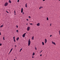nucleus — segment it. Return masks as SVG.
I'll return each instance as SVG.
<instances>
[{
  "label": "nucleus",
  "mask_w": 60,
  "mask_h": 60,
  "mask_svg": "<svg viewBox=\"0 0 60 60\" xmlns=\"http://www.w3.org/2000/svg\"><path fill=\"white\" fill-rule=\"evenodd\" d=\"M29 18H31V17L30 16H29Z\"/></svg>",
  "instance_id": "nucleus-30"
},
{
  "label": "nucleus",
  "mask_w": 60,
  "mask_h": 60,
  "mask_svg": "<svg viewBox=\"0 0 60 60\" xmlns=\"http://www.w3.org/2000/svg\"><path fill=\"white\" fill-rule=\"evenodd\" d=\"M11 51H10V52H9V53L8 54H10V53H11Z\"/></svg>",
  "instance_id": "nucleus-28"
},
{
  "label": "nucleus",
  "mask_w": 60,
  "mask_h": 60,
  "mask_svg": "<svg viewBox=\"0 0 60 60\" xmlns=\"http://www.w3.org/2000/svg\"><path fill=\"white\" fill-rule=\"evenodd\" d=\"M34 37L33 36V37L32 38V40H34Z\"/></svg>",
  "instance_id": "nucleus-16"
},
{
  "label": "nucleus",
  "mask_w": 60,
  "mask_h": 60,
  "mask_svg": "<svg viewBox=\"0 0 60 60\" xmlns=\"http://www.w3.org/2000/svg\"><path fill=\"white\" fill-rule=\"evenodd\" d=\"M45 43H46V42H47V40L46 39H45Z\"/></svg>",
  "instance_id": "nucleus-7"
},
{
  "label": "nucleus",
  "mask_w": 60,
  "mask_h": 60,
  "mask_svg": "<svg viewBox=\"0 0 60 60\" xmlns=\"http://www.w3.org/2000/svg\"><path fill=\"white\" fill-rule=\"evenodd\" d=\"M15 47H17V46H16V45H15Z\"/></svg>",
  "instance_id": "nucleus-36"
},
{
  "label": "nucleus",
  "mask_w": 60,
  "mask_h": 60,
  "mask_svg": "<svg viewBox=\"0 0 60 60\" xmlns=\"http://www.w3.org/2000/svg\"><path fill=\"white\" fill-rule=\"evenodd\" d=\"M26 25H28V24H26Z\"/></svg>",
  "instance_id": "nucleus-43"
},
{
  "label": "nucleus",
  "mask_w": 60,
  "mask_h": 60,
  "mask_svg": "<svg viewBox=\"0 0 60 60\" xmlns=\"http://www.w3.org/2000/svg\"><path fill=\"white\" fill-rule=\"evenodd\" d=\"M47 20H49V18H47Z\"/></svg>",
  "instance_id": "nucleus-17"
},
{
  "label": "nucleus",
  "mask_w": 60,
  "mask_h": 60,
  "mask_svg": "<svg viewBox=\"0 0 60 60\" xmlns=\"http://www.w3.org/2000/svg\"><path fill=\"white\" fill-rule=\"evenodd\" d=\"M30 25H33L32 23H30Z\"/></svg>",
  "instance_id": "nucleus-27"
},
{
  "label": "nucleus",
  "mask_w": 60,
  "mask_h": 60,
  "mask_svg": "<svg viewBox=\"0 0 60 60\" xmlns=\"http://www.w3.org/2000/svg\"><path fill=\"white\" fill-rule=\"evenodd\" d=\"M16 32H19V31H18V30H16Z\"/></svg>",
  "instance_id": "nucleus-23"
},
{
  "label": "nucleus",
  "mask_w": 60,
  "mask_h": 60,
  "mask_svg": "<svg viewBox=\"0 0 60 60\" xmlns=\"http://www.w3.org/2000/svg\"><path fill=\"white\" fill-rule=\"evenodd\" d=\"M30 29V27L29 26L27 28V31H29Z\"/></svg>",
  "instance_id": "nucleus-3"
},
{
  "label": "nucleus",
  "mask_w": 60,
  "mask_h": 60,
  "mask_svg": "<svg viewBox=\"0 0 60 60\" xmlns=\"http://www.w3.org/2000/svg\"><path fill=\"white\" fill-rule=\"evenodd\" d=\"M42 56V55L41 54L40 55V56Z\"/></svg>",
  "instance_id": "nucleus-38"
},
{
  "label": "nucleus",
  "mask_w": 60,
  "mask_h": 60,
  "mask_svg": "<svg viewBox=\"0 0 60 60\" xmlns=\"http://www.w3.org/2000/svg\"><path fill=\"white\" fill-rule=\"evenodd\" d=\"M14 12H15V13H16V12H15V11H14Z\"/></svg>",
  "instance_id": "nucleus-29"
},
{
  "label": "nucleus",
  "mask_w": 60,
  "mask_h": 60,
  "mask_svg": "<svg viewBox=\"0 0 60 60\" xmlns=\"http://www.w3.org/2000/svg\"><path fill=\"white\" fill-rule=\"evenodd\" d=\"M35 55L34 52H33V56H34Z\"/></svg>",
  "instance_id": "nucleus-15"
},
{
  "label": "nucleus",
  "mask_w": 60,
  "mask_h": 60,
  "mask_svg": "<svg viewBox=\"0 0 60 60\" xmlns=\"http://www.w3.org/2000/svg\"><path fill=\"white\" fill-rule=\"evenodd\" d=\"M25 7L27 8V3H26V4Z\"/></svg>",
  "instance_id": "nucleus-11"
},
{
  "label": "nucleus",
  "mask_w": 60,
  "mask_h": 60,
  "mask_svg": "<svg viewBox=\"0 0 60 60\" xmlns=\"http://www.w3.org/2000/svg\"><path fill=\"white\" fill-rule=\"evenodd\" d=\"M3 26H4V25L3 24L2 25H1L0 26V27H3Z\"/></svg>",
  "instance_id": "nucleus-13"
},
{
  "label": "nucleus",
  "mask_w": 60,
  "mask_h": 60,
  "mask_svg": "<svg viewBox=\"0 0 60 60\" xmlns=\"http://www.w3.org/2000/svg\"><path fill=\"white\" fill-rule=\"evenodd\" d=\"M16 59H17V58H16Z\"/></svg>",
  "instance_id": "nucleus-45"
},
{
  "label": "nucleus",
  "mask_w": 60,
  "mask_h": 60,
  "mask_svg": "<svg viewBox=\"0 0 60 60\" xmlns=\"http://www.w3.org/2000/svg\"><path fill=\"white\" fill-rule=\"evenodd\" d=\"M52 35H50V37H51L52 36Z\"/></svg>",
  "instance_id": "nucleus-32"
},
{
  "label": "nucleus",
  "mask_w": 60,
  "mask_h": 60,
  "mask_svg": "<svg viewBox=\"0 0 60 60\" xmlns=\"http://www.w3.org/2000/svg\"><path fill=\"white\" fill-rule=\"evenodd\" d=\"M7 5H8V3H5L4 4V6H7Z\"/></svg>",
  "instance_id": "nucleus-2"
},
{
  "label": "nucleus",
  "mask_w": 60,
  "mask_h": 60,
  "mask_svg": "<svg viewBox=\"0 0 60 60\" xmlns=\"http://www.w3.org/2000/svg\"><path fill=\"white\" fill-rule=\"evenodd\" d=\"M14 60H15V59Z\"/></svg>",
  "instance_id": "nucleus-48"
},
{
  "label": "nucleus",
  "mask_w": 60,
  "mask_h": 60,
  "mask_svg": "<svg viewBox=\"0 0 60 60\" xmlns=\"http://www.w3.org/2000/svg\"><path fill=\"white\" fill-rule=\"evenodd\" d=\"M28 46H30V43H31V41H30V39H29L28 42Z\"/></svg>",
  "instance_id": "nucleus-1"
},
{
  "label": "nucleus",
  "mask_w": 60,
  "mask_h": 60,
  "mask_svg": "<svg viewBox=\"0 0 60 60\" xmlns=\"http://www.w3.org/2000/svg\"><path fill=\"white\" fill-rule=\"evenodd\" d=\"M45 1V0H43V1Z\"/></svg>",
  "instance_id": "nucleus-40"
},
{
  "label": "nucleus",
  "mask_w": 60,
  "mask_h": 60,
  "mask_svg": "<svg viewBox=\"0 0 60 60\" xmlns=\"http://www.w3.org/2000/svg\"><path fill=\"white\" fill-rule=\"evenodd\" d=\"M37 26H40V23H38L37 24Z\"/></svg>",
  "instance_id": "nucleus-6"
},
{
  "label": "nucleus",
  "mask_w": 60,
  "mask_h": 60,
  "mask_svg": "<svg viewBox=\"0 0 60 60\" xmlns=\"http://www.w3.org/2000/svg\"><path fill=\"white\" fill-rule=\"evenodd\" d=\"M12 48L11 49V51H12Z\"/></svg>",
  "instance_id": "nucleus-22"
},
{
  "label": "nucleus",
  "mask_w": 60,
  "mask_h": 60,
  "mask_svg": "<svg viewBox=\"0 0 60 60\" xmlns=\"http://www.w3.org/2000/svg\"><path fill=\"white\" fill-rule=\"evenodd\" d=\"M42 50L40 52V53H41V52H42Z\"/></svg>",
  "instance_id": "nucleus-31"
},
{
  "label": "nucleus",
  "mask_w": 60,
  "mask_h": 60,
  "mask_svg": "<svg viewBox=\"0 0 60 60\" xmlns=\"http://www.w3.org/2000/svg\"><path fill=\"white\" fill-rule=\"evenodd\" d=\"M26 19L27 21H28V19Z\"/></svg>",
  "instance_id": "nucleus-39"
},
{
  "label": "nucleus",
  "mask_w": 60,
  "mask_h": 60,
  "mask_svg": "<svg viewBox=\"0 0 60 60\" xmlns=\"http://www.w3.org/2000/svg\"><path fill=\"white\" fill-rule=\"evenodd\" d=\"M20 51H21L20 50Z\"/></svg>",
  "instance_id": "nucleus-46"
},
{
  "label": "nucleus",
  "mask_w": 60,
  "mask_h": 60,
  "mask_svg": "<svg viewBox=\"0 0 60 60\" xmlns=\"http://www.w3.org/2000/svg\"><path fill=\"white\" fill-rule=\"evenodd\" d=\"M16 27L17 28H18V25L16 26Z\"/></svg>",
  "instance_id": "nucleus-26"
},
{
  "label": "nucleus",
  "mask_w": 60,
  "mask_h": 60,
  "mask_svg": "<svg viewBox=\"0 0 60 60\" xmlns=\"http://www.w3.org/2000/svg\"><path fill=\"white\" fill-rule=\"evenodd\" d=\"M51 26V24H50V26Z\"/></svg>",
  "instance_id": "nucleus-41"
},
{
  "label": "nucleus",
  "mask_w": 60,
  "mask_h": 60,
  "mask_svg": "<svg viewBox=\"0 0 60 60\" xmlns=\"http://www.w3.org/2000/svg\"><path fill=\"white\" fill-rule=\"evenodd\" d=\"M59 0V1H60V0Z\"/></svg>",
  "instance_id": "nucleus-47"
},
{
  "label": "nucleus",
  "mask_w": 60,
  "mask_h": 60,
  "mask_svg": "<svg viewBox=\"0 0 60 60\" xmlns=\"http://www.w3.org/2000/svg\"><path fill=\"white\" fill-rule=\"evenodd\" d=\"M2 46V43L0 44V46Z\"/></svg>",
  "instance_id": "nucleus-25"
},
{
  "label": "nucleus",
  "mask_w": 60,
  "mask_h": 60,
  "mask_svg": "<svg viewBox=\"0 0 60 60\" xmlns=\"http://www.w3.org/2000/svg\"><path fill=\"white\" fill-rule=\"evenodd\" d=\"M15 15H16V14H15Z\"/></svg>",
  "instance_id": "nucleus-44"
},
{
  "label": "nucleus",
  "mask_w": 60,
  "mask_h": 60,
  "mask_svg": "<svg viewBox=\"0 0 60 60\" xmlns=\"http://www.w3.org/2000/svg\"><path fill=\"white\" fill-rule=\"evenodd\" d=\"M19 0H18L17 1V2H19Z\"/></svg>",
  "instance_id": "nucleus-21"
},
{
  "label": "nucleus",
  "mask_w": 60,
  "mask_h": 60,
  "mask_svg": "<svg viewBox=\"0 0 60 60\" xmlns=\"http://www.w3.org/2000/svg\"><path fill=\"white\" fill-rule=\"evenodd\" d=\"M42 42V45H44V42Z\"/></svg>",
  "instance_id": "nucleus-10"
},
{
  "label": "nucleus",
  "mask_w": 60,
  "mask_h": 60,
  "mask_svg": "<svg viewBox=\"0 0 60 60\" xmlns=\"http://www.w3.org/2000/svg\"><path fill=\"white\" fill-rule=\"evenodd\" d=\"M26 34V33H25L24 34H23L22 35V37H25V35Z\"/></svg>",
  "instance_id": "nucleus-4"
},
{
  "label": "nucleus",
  "mask_w": 60,
  "mask_h": 60,
  "mask_svg": "<svg viewBox=\"0 0 60 60\" xmlns=\"http://www.w3.org/2000/svg\"><path fill=\"white\" fill-rule=\"evenodd\" d=\"M23 8H22V9H21V12L22 13L23 12Z\"/></svg>",
  "instance_id": "nucleus-8"
},
{
  "label": "nucleus",
  "mask_w": 60,
  "mask_h": 60,
  "mask_svg": "<svg viewBox=\"0 0 60 60\" xmlns=\"http://www.w3.org/2000/svg\"><path fill=\"white\" fill-rule=\"evenodd\" d=\"M41 8H42V7H41L39 8V9H40H40H41Z\"/></svg>",
  "instance_id": "nucleus-19"
},
{
  "label": "nucleus",
  "mask_w": 60,
  "mask_h": 60,
  "mask_svg": "<svg viewBox=\"0 0 60 60\" xmlns=\"http://www.w3.org/2000/svg\"><path fill=\"white\" fill-rule=\"evenodd\" d=\"M6 12H7V13H9V12H8V11H6Z\"/></svg>",
  "instance_id": "nucleus-33"
},
{
  "label": "nucleus",
  "mask_w": 60,
  "mask_h": 60,
  "mask_svg": "<svg viewBox=\"0 0 60 60\" xmlns=\"http://www.w3.org/2000/svg\"><path fill=\"white\" fill-rule=\"evenodd\" d=\"M22 48L20 50V51H21V50H22Z\"/></svg>",
  "instance_id": "nucleus-34"
},
{
  "label": "nucleus",
  "mask_w": 60,
  "mask_h": 60,
  "mask_svg": "<svg viewBox=\"0 0 60 60\" xmlns=\"http://www.w3.org/2000/svg\"><path fill=\"white\" fill-rule=\"evenodd\" d=\"M24 14V12H23L22 13V14L23 15V14Z\"/></svg>",
  "instance_id": "nucleus-35"
},
{
  "label": "nucleus",
  "mask_w": 60,
  "mask_h": 60,
  "mask_svg": "<svg viewBox=\"0 0 60 60\" xmlns=\"http://www.w3.org/2000/svg\"><path fill=\"white\" fill-rule=\"evenodd\" d=\"M14 39V41H15V42L16 41L15 40V37H14L13 38Z\"/></svg>",
  "instance_id": "nucleus-5"
},
{
  "label": "nucleus",
  "mask_w": 60,
  "mask_h": 60,
  "mask_svg": "<svg viewBox=\"0 0 60 60\" xmlns=\"http://www.w3.org/2000/svg\"><path fill=\"white\" fill-rule=\"evenodd\" d=\"M3 39L4 40H5V39H4V37H3Z\"/></svg>",
  "instance_id": "nucleus-18"
},
{
  "label": "nucleus",
  "mask_w": 60,
  "mask_h": 60,
  "mask_svg": "<svg viewBox=\"0 0 60 60\" xmlns=\"http://www.w3.org/2000/svg\"><path fill=\"white\" fill-rule=\"evenodd\" d=\"M35 50H36L37 49H36V47H35Z\"/></svg>",
  "instance_id": "nucleus-20"
},
{
  "label": "nucleus",
  "mask_w": 60,
  "mask_h": 60,
  "mask_svg": "<svg viewBox=\"0 0 60 60\" xmlns=\"http://www.w3.org/2000/svg\"><path fill=\"white\" fill-rule=\"evenodd\" d=\"M59 34H60V30H59Z\"/></svg>",
  "instance_id": "nucleus-24"
},
{
  "label": "nucleus",
  "mask_w": 60,
  "mask_h": 60,
  "mask_svg": "<svg viewBox=\"0 0 60 60\" xmlns=\"http://www.w3.org/2000/svg\"><path fill=\"white\" fill-rule=\"evenodd\" d=\"M9 3H11V0H9Z\"/></svg>",
  "instance_id": "nucleus-14"
},
{
  "label": "nucleus",
  "mask_w": 60,
  "mask_h": 60,
  "mask_svg": "<svg viewBox=\"0 0 60 60\" xmlns=\"http://www.w3.org/2000/svg\"><path fill=\"white\" fill-rule=\"evenodd\" d=\"M52 43L54 45H56V44L53 42H52Z\"/></svg>",
  "instance_id": "nucleus-12"
},
{
  "label": "nucleus",
  "mask_w": 60,
  "mask_h": 60,
  "mask_svg": "<svg viewBox=\"0 0 60 60\" xmlns=\"http://www.w3.org/2000/svg\"><path fill=\"white\" fill-rule=\"evenodd\" d=\"M16 40L17 41H18L19 40V37H18L16 38Z\"/></svg>",
  "instance_id": "nucleus-9"
},
{
  "label": "nucleus",
  "mask_w": 60,
  "mask_h": 60,
  "mask_svg": "<svg viewBox=\"0 0 60 60\" xmlns=\"http://www.w3.org/2000/svg\"><path fill=\"white\" fill-rule=\"evenodd\" d=\"M34 56H33L32 57V58H34Z\"/></svg>",
  "instance_id": "nucleus-42"
},
{
  "label": "nucleus",
  "mask_w": 60,
  "mask_h": 60,
  "mask_svg": "<svg viewBox=\"0 0 60 60\" xmlns=\"http://www.w3.org/2000/svg\"><path fill=\"white\" fill-rule=\"evenodd\" d=\"M0 35H1V32H0Z\"/></svg>",
  "instance_id": "nucleus-37"
}]
</instances>
